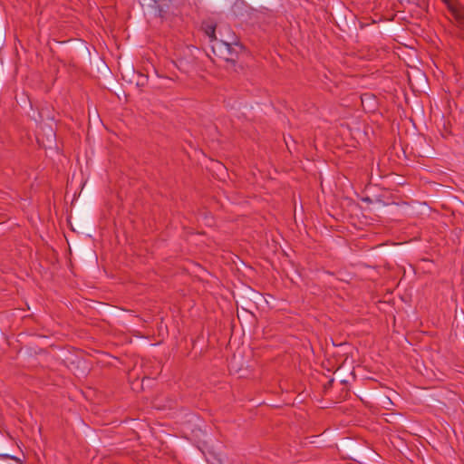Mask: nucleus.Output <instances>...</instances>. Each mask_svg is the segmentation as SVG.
<instances>
[{"label": "nucleus", "mask_w": 464, "mask_h": 464, "mask_svg": "<svg viewBox=\"0 0 464 464\" xmlns=\"http://www.w3.org/2000/svg\"><path fill=\"white\" fill-rule=\"evenodd\" d=\"M150 6L155 11L156 16L162 19L166 17V14L169 11L168 5H161L160 4V0H154L153 4Z\"/></svg>", "instance_id": "5"}, {"label": "nucleus", "mask_w": 464, "mask_h": 464, "mask_svg": "<svg viewBox=\"0 0 464 464\" xmlns=\"http://www.w3.org/2000/svg\"><path fill=\"white\" fill-rule=\"evenodd\" d=\"M395 19H398V20H405V15H404V11H401V10H398L396 14H394L393 17L392 18V20H395Z\"/></svg>", "instance_id": "7"}, {"label": "nucleus", "mask_w": 464, "mask_h": 464, "mask_svg": "<svg viewBox=\"0 0 464 464\" xmlns=\"http://www.w3.org/2000/svg\"><path fill=\"white\" fill-rule=\"evenodd\" d=\"M416 73H417V75L419 76V78H420L422 82H426V80H427V79H426V76H425V74H424L423 72H420V71H419V70H416Z\"/></svg>", "instance_id": "10"}, {"label": "nucleus", "mask_w": 464, "mask_h": 464, "mask_svg": "<svg viewBox=\"0 0 464 464\" xmlns=\"http://www.w3.org/2000/svg\"><path fill=\"white\" fill-rule=\"evenodd\" d=\"M334 378H331L329 379L324 385H323V388H324V392H326L334 384Z\"/></svg>", "instance_id": "8"}, {"label": "nucleus", "mask_w": 464, "mask_h": 464, "mask_svg": "<svg viewBox=\"0 0 464 464\" xmlns=\"http://www.w3.org/2000/svg\"><path fill=\"white\" fill-rule=\"evenodd\" d=\"M407 3H408V4H411V1H410V0H407Z\"/></svg>", "instance_id": "19"}, {"label": "nucleus", "mask_w": 464, "mask_h": 464, "mask_svg": "<svg viewBox=\"0 0 464 464\" xmlns=\"http://www.w3.org/2000/svg\"><path fill=\"white\" fill-rule=\"evenodd\" d=\"M225 45L227 46V50H228L229 53H230V54H232V53H233V52H232V47H231V45H230L229 44H227V43H225Z\"/></svg>", "instance_id": "14"}, {"label": "nucleus", "mask_w": 464, "mask_h": 464, "mask_svg": "<svg viewBox=\"0 0 464 464\" xmlns=\"http://www.w3.org/2000/svg\"><path fill=\"white\" fill-rule=\"evenodd\" d=\"M391 30L393 31V32H396V31H400V28L396 25H392L391 26Z\"/></svg>", "instance_id": "15"}, {"label": "nucleus", "mask_w": 464, "mask_h": 464, "mask_svg": "<svg viewBox=\"0 0 464 464\" xmlns=\"http://www.w3.org/2000/svg\"><path fill=\"white\" fill-rule=\"evenodd\" d=\"M0 458L1 459H14L15 461L20 462V459L18 458L11 456V455H8V454H4V453H1V452H0Z\"/></svg>", "instance_id": "9"}, {"label": "nucleus", "mask_w": 464, "mask_h": 464, "mask_svg": "<svg viewBox=\"0 0 464 464\" xmlns=\"http://www.w3.org/2000/svg\"><path fill=\"white\" fill-rule=\"evenodd\" d=\"M121 77L126 82L133 83L137 87H144L148 83V76L136 71L133 66L128 64L122 68Z\"/></svg>", "instance_id": "1"}, {"label": "nucleus", "mask_w": 464, "mask_h": 464, "mask_svg": "<svg viewBox=\"0 0 464 464\" xmlns=\"http://www.w3.org/2000/svg\"><path fill=\"white\" fill-rule=\"evenodd\" d=\"M348 451L346 459H353L358 462L366 460L367 457L376 458L378 454L372 450H364L356 447L353 443L348 442L343 446Z\"/></svg>", "instance_id": "2"}, {"label": "nucleus", "mask_w": 464, "mask_h": 464, "mask_svg": "<svg viewBox=\"0 0 464 464\" xmlns=\"http://www.w3.org/2000/svg\"><path fill=\"white\" fill-rule=\"evenodd\" d=\"M456 18L460 21H464V12L456 11Z\"/></svg>", "instance_id": "11"}, {"label": "nucleus", "mask_w": 464, "mask_h": 464, "mask_svg": "<svg viewBox=\"0 0 464 464\" xmlns=\"http://www.w3.org/2000/svg\"><path fill=\"white\" fill-rule=\"evenodd\" d=\"M414 4L419 7H422L425 5V0H416Z\"/></svg>", "instance_id": "13"}, {"label": "nucleus", "mask_w": 464, "mask_h": 464, "mask_svg": "<svg viewBox=\"0 0 464 464\" xmlns=\"http://www.w3.org/2000/svg\"><path fill=\"white\" fill-rule=\"evenodd\" d=\"M409 120H410V121H411V122H412V124L415 126V123H414V121H412V119H409Z\"/></svg>", "instance_id": "17"}, {"label": "nucleus", "mask_w": 464, "mask_h": 464, "mask_svg": "<svg viewBox=\"0 0 464 464\" xmlns=\"http://www.w3.org/2000/svg\"><path fill=\"white\" fill-rule=\"evenodd\" d=\"M361 102L363 110L367 112H373L378 107L377 98L372 93H363L361 95Z\"/></svg>", "instance_id": "4"}, {"label": "nucleus", "mask_w": 464, "mask_h": 464, "mask_svg": "<svg viewBox=\"0 0 464 464\" xmlns=\"http://www.w3.org/2000/svg\"><path fill=\"white\" fill-rule=\"evenodd\" d=\"M262 299L263 296L260 293L253 292L249 296L241 299V308L246 312L254 314V309H256V304L255 302H253V300L261 301Z\"/></svg>", "instance_id": "3"}, {"label": "nucleus", "mask_w": 464, "mask_h": 464, "mask_svg": "<svg viewBox=\"0 0 464 464\" xmlns=\"http://www.w3.org/2000/svg\"><path fill=\"white\" fill-rule=\"evenodd\" d=\"M399 4L401 5V0H398Z\"/></svg>", "instance_id": "18"}, {"label": "nucleus", "mask_w": 464, "mask_h": 464, "mask_svg": "<svg viewBox=\"0 0 464 464\" xmlns=\"http://www.w3.org/2000/svg\"><path fill=\"white\" fill-rule=\"evenodd\" d=\"M84 53L90 54V52H89V49L87 47H85V49L83 50Z\"/></svg>", "instance_id": "16"}, {"label": "nucleus", "mask_w": 464, "mask_h": 464, "mask_svg": "<svg viewBox=\"0 0 464 464\" xmlns=\"http://www.w3.org/2000/svg\"><path fill=\"white\" fill-rule=\"evenodd\" d=\"M407 81H408V86L413 91L415 92V86L414 84L412 83L411 82V78L410 76V74L408 73V78H407Z\"/></svg>", "instance_id": "12"}, {"label": "nucleus", "mask_w": 464, "mask_h": 464, "mask_svg": "<svg viewBox=\"0 0 464 464\" xmlns=\"http://www.w3.org/2000/svg\"><path fill=\"white\" fill-rule=\"evenodd\" d=\"M205 34L208 36L210 41L217 40L216 37V24H208L204 27Z\"/></svg>", "instance_id": "6"}]
</instances>
